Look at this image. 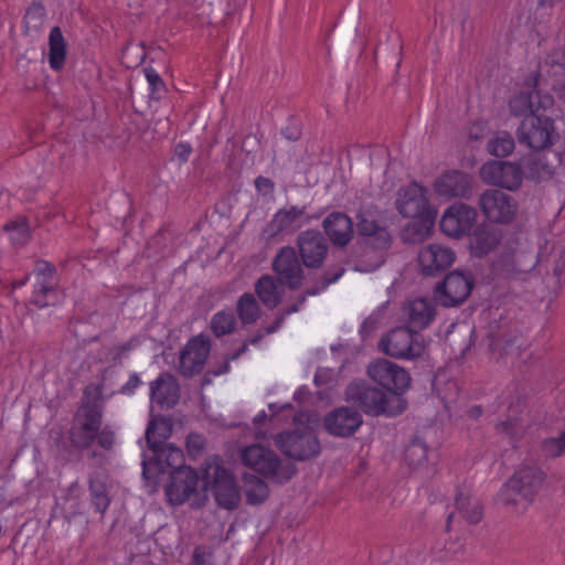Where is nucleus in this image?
<instances>
[{"label": "nucleus", "instance_id": "f257e3e1", "mask_svg": "<svg viewBox=\"0 0 565 565\" xmlns=\"http://www.w3.org/2000/svg\"><path fill=\"white\" fill-rule=\"evenodd\" d=\"M94 393V401L83 403L75 413L68 438L78 450L90 448L95 441L105 450H110L115 445V434L109 427L102 428L103 404L102 388L99 385H88L84 390V396L90 397Z\"/></svg>", "mask_w": 565, "mask_h": 565}, {"label": "nucleus", "instance_id": "f03ea898", "mask_svg": "<svg viewBox=\"0 0 565 565\" xmlns=\"http://www.w3.org/2000/svg\"><path fill=\"white\" fill-rule=\"evenodd\" d=\"M426 194L427 190L416 182L398 191L396 210L404 217L414 220L404 231V241L423 242L429 235L436 212L430 207Z\"/></svg>", "mask_w": 565, "mask_h": 565}, {"label": "nucleus", "instance_id": "7ed1b4c3", "mask_svg": "<svg viewBox=\"0 0 565 565\" xmlns=\"http://www.w3.org/2000/svg\"><path fill=\"white\" fill-rule=\"evenodd\" d=\"M345 399L371 416H396L406 409V402L401 396H387L382 388L365 381L350 383L345 388Z\"/></svg>", "mask_w": 565, "mask_h": 565}, {"label": "nucleus", "instance_id": "20e7f679", "mask_svg": "<svg viewBox=\"0 0 565 565\" xmlns=\"http://www.w3.org/2000/svg\"><path fill=\"white\" fill-rule=\"evenodd\" d=\"M546 479V473L536 465H522L503 483L497 500L504 507H515L521 501L526 505L534 501Z\"/></svg>", "mask_w": 565, "mask_h": 565}, {"label": "nucleus", "instance_id": "39448f33", "mask_svg": "<svg viewBox=\"0 0 565 565\" xmlns=\"http://www.w3.org/2000/svg\"><path fill=\"white\" fill-rule=\"evenodd\" d=\"M210 487L217 505L226 510L238 507L241 495L235 477L216 458L205 460L202 466L201 491L205 493Z\"/></svg>", "mask_w": 565, "mask_h": 565}, {"label": "nucleus", "instance_id": "423d86ee", "mask_svg": "<svg viewBox=\"0 0 565 565\" xmlns=\"http://www.w3.org/2000/svg\"><path fill=\"white\" fill-rule=\"evenodd\" d=\"M241 460L246 467L278 483L288 482L297 473L292 462H282L274 450L259 444L245 447Z\"/></svg>", "mask_w": 565, "mask_h": 565}, {"label": "nucleus", "instance_id": "0eeeda50", "mask_svg": "<svg viewBox=\"0 0 565 565\" xmlns=\"http://www.w3.org/2000/svg\"><path fill=\"white\" fill-rule=\"evenodd\" d=\"M356 233L362 244L374 250H387L392 245V235L385 224L382 211L375 204H362L356 214Z\"/></svg>", "mask_w": 565, "mask_h": 565}, {"label": "nucleus", "instance_id": "6e6552de", "mask_svg": "<svg viewBox=\"0 0 565 565\" xmlns=\"http://www.w3.org/2000/svg\"><path fill=\"white\" fill-rule=\"evenodd\" d=\"M276 446L288 458L306 461L321 452V445L310 426L297 427L279 433Z\"/></svg>", "mask_w": 565, "mask_h": 565}, {"label": "nucleus", "instance_id": "1a4fd4ad", "mask_svg": "<svg viewBox=\"0 0 565 565\" xmlns=\"http://www.w3.org/2000/svg\"><path fill=\"white\" fill-rule=\"evenodd\" d=\"M379 349L395 359L414 360L423 355L425 343L419 332L404 326L396 327L383 335Z\"/></svg>", "mask_w": 565, "mask_h": 565}, {"label": "nucleus", "instance_id": "9d476101", "mask_svg": "<svg viewBox=\"0 0 565 565\" xmlns=\"http://www.w3.org/2000/svg\"><path fill=\"white\" fill-rule=\"evenodd\" d=\"M518 141L533 150L550 148L557 140L554 120L543 111L523 118L518 130Z\"/></svg>", "mask_w": 565, "mask_h": 565}, {"label": "nucleus", "instance_id": "9b49d317", "mask_svg": "<svg viewBox=\"0 0 565 565\" xmlns=\"http://www.w3.org/2000/svg\"><path fill=\"white\" fill-rule=\"evenodd\" d=\"M553 106V96L537 88V77H529L520 92L509 100V110L515 117L545 113Z\"/></svg>", "mask_w": 565, "mask_h": 565}, {"label": "nucleus", "instance_id": "f8f14e48", "mask_svg": "<svg viewBox=\"0 0 565 565\" xmlns=\"http://www.w3.org/2000/svg\"><path fill=\"white\" fill-rule=\"evenodd\" d=\"M478 205L491 223L509 224L518 212L515 199L499 189L484 190L479 196Z\"/></svg>", "mask_w": 565, "mask_h": 565}, {"label": "nucleus", "instance_id": "ddd939ff", "mask_svg": "<svg viewBox=\"0 0 565 565\" xmlns=\"http://www.w3.org/2000/svg\"><path fill=\"white\" fill-rule=\"evenodd\" d=\"M473 286L471 275L454 270L436 285L435 297L443 307H457L468 298Z\"/></svg>", "mask_w": 565, "mask_h": 565}, {"label": "nucleus", "instance_id": "4468645a", "mask_svg": "<svg viewBox=\"0 0 565 565\" xmlns=\"http://www.w3.org/2000/svg\"><path fill=\"white\" fill-rule=\"evenodd\" d=\"M367 374L383 388L393 393L392 396H399L408 388L411 383L407 371L386 359H379L371 363L367 367Z\"/></svg>", "mask_w": 565, "mask_h": 565}, {"label": "nucleus", "instance_id": "2eb2a0df", "mask_svg": "<svg viewBox=\"0 0 565 565\" xmlns=\"http://www.w3.org/2000/svg\"><path fill=\"white\" fill-rule=\"evenodd\" d=\"M514 252V266L518 274L531 271L539 262H545L552 266L553 274L561 277L565 273V238L559 239L552 246L548 254H534L521 249Z\"/></svg>", "mask_w": 565, "mask_h": 565}, {"label": "nucleus", "instance_id": "dca6fc26", "mask_svg": "<svg viewBox=\"0 0 565 565\" xmlns=\"http://www.w3.org/2000/svg\"><path fill=\"white\" fill-rule=\"evenodd\" d=\"M536 151L522 161L527 179L540 182L552 178L558 168L565 170V151L558 152L550 148Z\"/></svg>", "mask_w": 565, "mask_h": 565}, {"label": "nucleus", "instance_id": "f3484780", "mask_svg": "<svg viewBox=\"0 0 565 565\" xmlns=\"http://www.w3.org/2000/svg\"><path fill=\"white\" fill-rule=\"evenodd\" d=\"M480 177L488 184L514 191L521 186L525 173L523 164L493 160L481 167Z\"/></svg>", "mask_w": 565, "mask_h": 565}, {"label": "nucleus", "instance_id": "a211bd4d", "mask_svg": "<svg viewBox=\"0 0 565 565\" xmlns=\"http://www.w3.org/2000/svg\"><path fill=\"white\" fill-rule=\"evenodd\" d=\"M297 248L303 266L308 269H320L328 256V239L317 230H307L297 236Z\"/></svg>", "mask_w": 565, "mask_h": 565}, {"label": "nucleus", "instance_id": "6ab92c4d", "mask_svg": "<svg viewBox=\"0 0 565 565\" xmlns=\"http://www.w3.org/2000/svg\"><path fill=\"white\" fill-rule=\"evenodd\" d=\"M201 479L191 467H179L170 471V480L164 492L168 501L173 505L184 503L192 494L199 493Z\"/></svg>", "mask_w": 565, "mask_h": 565}, {"label": "nucleus", "instance_id": "aec40b11", "mask_svg": "<svg viewBox=\"0 0 565 565\" xmlns=\"http://www.w3.org/2000/svg\"><path fill=\"white\" fill-rule=\"evenodd\" d=\"M302 262L291 246L281 247L273 259V270L280 284L291 290L300 288L303 280Z\"/></svg>", "mask_w": 565, "mask_h": 565}, {"label": "nucleus", "instance_id": "412c9836", "mask_svg": "<svg viewBox=\"0 0 565 565\" xmlns=\"http://www.w3.org/2000/svg\"><path fill=\"white\" fill-rule=\"evenodd\" d=\"M539 72L532 77L544 81L559 99L565 100V49L552 50L543 62L540 63Z\"/></svg>", "mask_w": 565, "mask_h": 565}, {"label": "nucleus", "instance_id": "4be33fe9", "mask_svg": "<svg viewBox=\"0 0 565 565\" xmlns=\"http://www.w3.org/2000/svg\"><path fill=\"white\" fill-rule=\"evenodd\" d=\"M210 341L202 335L188 341L179 359V372L184 377H192L200 373L210 354Z\"/></svg>", "mask_w": 565, "mask_h": 565}, {"label": "nucleus", "instance_id": "5701e85b", "mask_svg": "<svg viewBox=\"0 0 565 565\" xmlns=\"http://www.w3.org/2000/svg\"><path fill=\"white\" fill-rule=\"evenodd\" d=\"M152 452L153 457L151 459L142 461V475L147 480H154L167 469L172 471L179 467H185L183 465V451L171 444H166Z\"/></svg>", "mask_w": 565, "mask_h": 565}, {"label": "nucleus", "instance_id": "b1692460", "mask_svg": "<svg viewBox=\"0 0 565 565\" xmlns=\"http://www.w3.org/2000/svg\"><path fill=\"white\" fill-rule=\"evenodd\" d=\"M362 415L354 408L341 406L329 412L323 418V427L334 437L352 436L362 425Z\"/></svg>", "mask_w": 565, "mask_h": 565}, {"label": "nucleus", "instance_id": "393cba45", "mask_svg": "<svg viewBox=\"0 0 565 565\" xmlns=\"http://www.w3.org/2000/svg\"><path fill=\"white\" fill-rule=\"evenodd\" d=\"M477 210L463 203L449 206L440 220V230L449 237H460L468 233L476 220Z\"/></svg>", "mask_w": 565, "mask_h": 565}, {"label": "nucleus", "instance_id": "a878e982", "mask_svg": "<svg viewBox=\"0 0 565 565\" xmlns=\"http://www.w3.org/2000/svg\"><path fill=\"white\" fill-rule=\"evenodd\" d=\"M345 271L341 263L328 265L323 273L312 277V286L298 296L297 301L288 308L282 309L279 315L285 319L287 316L297 312L305 303L307 296H316L326 290L331 284H334Z\"/></svg>", "mask_w": 565, "mask_h": 565}, {"label": "nucleus", "instance_id": "bb28decb", "mask_svg": "<svg viewBox=\"0 0 565 565\" xmlns=\"http://www.w3.org/2000/svg\"><path fill=\"white\" fill-rule=\"evenodd\" d=\"M451 248L440 244L424 246L418 254L420 270L425 276H435L446 270L455 260Z\"/></svg>", "mask_w": 565, "mask_h": 565}, {"label": "nucleus", "instance_id": "cd10ccee", "mask_svg": "<svg viewBox=\"0 0 565 565\" xmlns=\"http://www.w3.org/2000/svg\"><path fill=\"white\" fill-rule=\"evenodd\" d=\"M435 192L445 199L465 198L472 194V182L469 174L451 170L447 171L435 180Z\"/></svg>", "mask_w": 565, "mask_h": 565}, {"label": "nucleus", "instance_id": "c85d7f7f", "mask_svg": "<svg viewBox=\"0 0 565 565\" xmlns=\"http://www.w3.org/2000/svg\"><path fill=\"white\" fill-rule=\"evenodd\" d=\"M502 232L493 224L482 223L476 227L469 237L471 255L483 257L494 250L502 241Z\"/></svg>", "mask_w": 565, "mask_h": 565}, {"label": "nucleus", "instance_id": "c756f323", "mask_svg": "<svg viewBox=\"0 0 565 565\" xmlns=\"http://www.w3.org/2000/svg\"><path fill=\"white\" fill-rule=\"evenodd\" d=\"M150 397L160 408L174 407L180 399V385L177 379L168 373L161 374L150 383Z\"/></svg>", "mask_w": 565, "mask_h": 565}, {"label": "nucleus", "instance_id": "7c9ffc66", "mask_svg": "<svg viewBox=\"0 0 565 565\" xmlns=\"http://www.w3.org/2000/svg\"><path fill=\"white\" fill-rule=\"evenodd\" d=\"M323 230L333 245L344 247L353 237V222L341 212H332L322 222Z\"/></svg>", "mask_w": 565, "mask_h": 565}, {"label": "nucleus", "instance_id": "2f4dec72", "mask_svg": "<svg viewBox=\"0 0 565 565\" xmlns=\"http://www.w3.org/2000/svg\"><path fill=\"white\" fill-rule=\"evenodd\" d=\"M404 313L406 316V327L419 332L434 320L435 307L429 300L417 298L408 301L404 308Z\"/></svg>", "mask_w": 565, "mask_h": 565}, {"label": "nucleus", "instance_id": "473e14b6", "mask_svg": "<svg viewBox=\"0 0 565 565\" xmlns=\"http://www.w3.org/2000/svg\"><path fill=\"white\" fill-rule=\"evenodd\" d=\"M306 206L292 205L288 209H280L276 212L273 220L267 225V232L275 236L282 232H294L300 224L297 221L305 214Z\"/></svg>", "mask_w": 565, "mask_h": 565}, {"label": "nucleus", "instance_id": "72a5a7b5", "mask_svg": "<svg viewBox=\"0 0 565 565\" xmlns=\"http://www.w3.org/2000/svg\"><path fill=\"white\" fill-rule=\"evenodd\" d=\"M172 423L169 418L159 416L152 418L146 430L147 445L152 451H157L161 446L166 445L167 439L172 433Z\"/></svg>", "mask_w": 565, "mask_h": 565}, {"label": "nucleus", "instance_id": "f704fd0d", "mask_svg": "<svg viewBox=\"0 0 565 565\" xmlns=\"http://www.w3.org/2000/svg\"><path fill=\"white\" fill-rule=\"evenodd\" d=\"M88 490L90 503L94 507L95 511L104 515V513L106 512L110 504L111 499L108 493V487L104 480V477L100 473L95 472L89 475Z\"/></svg>", "mask_w": 565, "mask_h": 565}, {"label": "nucleus", "instance_id": "c9c22d12", "mask_svg": "<svg viewBox=\"0 0 565 565\" xmlns=\"http://www.w3.org/2000/svg\"><path fill=\"white\" fill-rule=\"evenodd\" d=\"M60 301L57 284L54 279L39 280L34 286L30 302L38 308L54 306Z\"/></svg>", "mask_w": 565, "mask_h": 565}, {"label": "nucleus", "instance_id": "e433bc0d", "mask_svg": "<svg viewBox=\"0 0 565 565\" xmlns=\"http://www.w3.org/2000/svg\"><path fill=\"white\" fill-rule=\"evenodd\" d=\"M66 60V43L58 26L52 28L49 35V63L52 70L63 68Z\"/></svg>", "mask_w": 565, "mask_h": 565}, {"label": "nucleus", "instance_id": "4c0bfd02", "mask_svg": "<svg viewBox=\"0 0 565 565\" xmlns=\"http://www.w3.org/2000/svg\"><path fill=\"white\" fill-rule=\"evenodd\" d=\"M255 291L268 309L276 308L280 302V295L277 290V282L270 275H263L255 284Z\"/></svg>", "mask_w": 565, "mask_h": 565}, {"label": "nucleus", "instance_id": "58836bf2", "mask_svg": "<svg viewBox=\"0 0 565 565\" xmlns=\"http://www.w3.org/2000/svg\"><path fill=\"white\" fill-rule=\"evenodd\" d=\"M455 505L460 515L470 524H477L481 521L483 509L477 499H472L463 492H458Z\"/></svg>", "mask_w": 565, "mask_h": 565}, {"label": "nucleus", "instance_id": "ea45409f", "mask_svg": "<svg viewBox=\"0 0 565 565\" xmlns=\"http://www.w3.org/2000/svg\"><path fill=\"white\" fill-rule=\"evenodd\" d=\"M429 447L425 440L415 436L404 450V460L412 469L420 468L428 461Z\"/></svg>", "mask_w": 565, "mask_h": 565}, {"label": "nucleus", "instance_id": "a19ab883", "mask_svg": "<svg viewBox=\"0 0 565 565\" xmlns=\"http://www.w3.org/2000/svg\"><path fill=\"white\" fill-rule=\"evenodd\" d=\"M244 486L246 502L248 504H260L267 500L269 495L268 484L255 475H244Z\"/></svg>", "mask_w": 565, "mask_h": 565}, {"label": "nucleus", "instance_id": "79ce46f5", "mask_svg": "<svg viewBox=\"0 0 565 565\" xmlns=\"http://www.w3.org/2000/svg\"><path fill=\"white\" fill-rule=\"evenodd\" d=\"M236 311L243 324H253L259 318L260 307L253 294L245 292L237 301Z\"/></svg>", "mask_w": 565, "mask_h": 565}, {"label": "nucleus", "instance_id": "37998d69", "mask_svg": "<svg viewBox=\"0 0 565 565\" xmlns=\"http://www.w3.org/2000/svg\"><path fill=\"white\" fill-rule=\"evenodd\" d=\"M515 141L507 131L497 132L487 143L488 152L497 158H504L513 152Z\"/></svg>", "mask_w": 565, "mask_h": 565}, {"label": "nucleus", "instance_id": "c03bdc74", "mask_svg": "<svg viewBox=\"0 0 565 565\" xmlns=\"http://www.w3.org/2000/svg\"><path fill=\"white\" fill-rule=\"evenodd\" d=\"M236 319L231 310H222L216 312L211 320L212 333L220 338L234 331Z\"/></svg>", "mask_w": 565, "mask_h": 565}, {"label": "nucleus", "instance_id": "a18cd8bd", "mask_svg": "<svg viewBox=\"0 0 565 565\" xmlns=\"http://www.w3.org/2000/svg\"><path fill=\"white\" fill-rule=\"evenodd\" d=\"M45 8L41 2L31 3L23 17V33L29 34L32 30H39L45 19Z\"/></svg>", "mask_w": 565, "mask_h": 565}, {"label": "nucleus", "instance_id": "49530a36", "mask_svg": "<svg viewBox=\"0 0 565 565\" xmlns=\"http://www.w3.org/2000/svg\"><path fill=\"white\" fill-rule=\"evenodd\" d=\"M54 445L55 457L63 463L78 459L79 454L83 452V450H78V448L74 446L73 441L70 439L68 441L65 440L62 433H57V436L54 438Z\"/></svg>", "mask_w": 565, "mask_h": 565}, {"label": "nucleus", "instance_id": "de8ad7c7", "mask_svg": "<svg viewBox=\"0 0 565 565\" xmlns=\"http://www.w3.org/2000/svg\"><path fill=\"white\" fill-rule=\"evenodd\" d=\"M493 273L502 278H511L516 273V267L514 266V252L513 250H504L492 264Z\"/></svg>", "mask_w": 565, "mask_h": 565}, {"label": "nucleus", "instance_id": "09e8293b", "mask_svg": "<svg viewBox=\"0 0 565 565\" xmlns=\"http://www.w3.org/2000/svg\"><path fill=\"white\" fill-rule=\"evenodd\" d=\"M3 231L9 233L10 239L14 244L23 245L30 238L29 225L24 217L7 222L3 225Z\"/></svg>", "mask_w": 565, "mask_h": 565}, {"label": "nucleus", "instance_id": "8fccbe9b", "mask_svg": "<svg viewBox=\"0 0 565 565\" xmlns=\"http://www.w3.org/2000/svg\"><path fill=\"white\" fill-rule=\"evenodd\" d=\"M541 451L546 458L559 457L565 451V430L558 437L545 438L541 443Z\"/></svg>", "mask_w": 565, "mask_h": 565}, {"label": "nucleus", "instance_id": "3c124183", "mask_svg": "<svg viewBox=\"0 0 565 565\" xmlns=\"http://www.w3.org/2000/svg\"><path fill=\"white\" fill-rule=\"evenodd\" d=\"M145 73L150 86L151 98L159 100L162 97V94L167 92L164 82L153 68H146Z\"/></svg>", "mask_w": 565, "mask_h": 565}, {"label": "nucleus", "instance_id": "603ef678", "mask_svg": "<svg viewBox=\"0 0 565 565\" xmlns=\"http://www.w3.org/2000/svg\"><path fill=\"white\" fill-rule=\"evenodd\" d=\"M497 430L500 434L509 435L511 438L520 437L523 434L524 425L518 417H509L497 424Z\"/></svg>", "mask_w": 565, "mask_h": 565}, {"label": "nucleus", "instance_id": "864d4df0", "mask_svg": "<svg viewBox=\"0 0 565 565\" xmlns=\"http://www.w3.org/2000/svg\"><path fill=\"white\" fill-rule=\"evenodd\" d=\"M561 1L562 0H537L533 12L534 19L539 20L540 23L550 20L554 6Z\"/></svg>", "mask_w": 565, "mask_h": 565}, {"label": "nucleus", "instance_id": "5fc2aeb1", "mask_svg": "<svg viewBox=\"0 0 565 565\" xmlns=\"http://www.w3.org/2000/svg\"><path fill=\"white\" fill-rule=\"evenodd\" d=\"M55 273L56 268L53 264L42 259L35 263L34 274L39 280L54 279Z\"/></svg>", "mask_w": 565, "mask_h": 565}, {"label": "nucleus", "instance_id": "6e6d98bb", "mask_svg": "<svg viewBox=\"0 0 565 565\" xmlns=\"http://www.w3.org/2000/svg\"><path fill=\"white\" fill-rule=\"evenodd\" d=\"M141 384V380L137 373H132L129 380L120 387L119 393L122 395H131Z\"/></svg>", "mask_w": 565, "mask_h": 565}, {"label": "nucleus", "instance_id": "4d7b16f0", "mask_svg": "<svg viewBox=\"0 0 565 565\" xmlns=\"http://www.w3.org/2000/svg\"><path fill=\"white\" fill-rule=\"evenodd\" d=\"M255 188L266 195L274 191L275 183L271 179L259 175L255 179Z\"/></svg>", "mask_w": 565, "mask_h": 565}, {"label": "nucleus", "instance_id": "13d9d810", "mask_svg": "<svg viewBox=\"0 0 565 565\" xmlns=\"http://www.w3.org/2000/svg\"><path fill=\"white\" fill-rule=\"evenodd\" d=\"M192 153V147L189 142L180 141L174 147V154L181 162H186Z\"/></svg>", "mask_w": 565, "mask_h": 565}, {"label": "nucleus", "instance_id": "bf43d9fd", "mask_svg": "<svg viewBox=\"0 0 565 565\" xmlns=\"http://www.w3.org/2000/svg\"><path fill=\"white\" fill-rule=\"evenodd\" d=\"M204 438L199 434H190L186 439L189 451L200 452L204 448Z\"/></svg>", "mask_w": 565, "mask_h": 565}, {"label": "nucleus", "instance_id": "052dcab7", "mask_svg": "<svg viewBox=\"0 0 565 565\" xmlns=\"http://www.w3.org/2000/svg\"><path fill=\"white\" fill-rule=\"evenodd\" d=\"M376 329V319L367 317L363 320L360 327V334L362 339L369 338Z\"/></svg>", "mask_w": 565, "mask_h": 565}, {"label": "nucleus", "instance_id": "680f3d73", "mask_svg": "<svg viewBox=\"0 0 565 565\" xmlns=\"http://www.w3.org/2000/svg\"><path fill=\"white\" fill-rule=\"evenodd\" d=\"M282 136L290 140L296 141L301 137V130L296 124H289L281 130Z\"/></svg>", "mask_w": 565, "mask_h": 565}, {"label": "nucleus", "instance_id": "e2e57ef3", "mask_svg": "<svg viewBox=\"0 0 565 565\" xmlns=\"http://www.w3.org/2000/svg\"><path fill=\"white\" fill-rule=\"evenodd\" d=\"M205 556H206V554H205V551L203 547H201V546L195 547L193 555H192V561L189 565H205L206 564Z\"/></svg>", "mask_w": 565, "mask_h": 565}, {"label": "nucleus", "instance_id": "0e129e2a", "mask_svg": "<svg viewBox=\"0 0 565 565\" xmlns=\"http://www.w3.org/2000/svg\"><path fill=\"white\" fill-rule=\"evenodd\" d=\"M285 319L279 313L275 318L274 322L265 328V334H271L276 332L284 323Z\"/></svg>", "mask_w": 565, "mask_h": 565}, {"label": "nucleus", "instance_id": "69168bd1", "mask_svg": "<svg viewBox=\"0 0 565 565\" xmlns=\"http://www.w3.org/2000/svg\"><path fill=\"white\" fill-rule=\"evenodd\" d=\"M248 350V342H243L242 345L233 352L231 355L227 356L230 361L237 360L239 356H242L246 351Z\"/></svg>", "mask_w": 565, "mask_h": 565}, {"label": "nucleus", "instance_id": "338daca9", "mask_svg": "<svg viewBox=\"0 0 565 565\" xmlns=\"http://www.w3.org/2000/svg\"><path fill=\"white\" fill-rule=\"evenodd\" d=\"M230 362L231 361L226 358V360L217 370L210 371L209 373H212L215 376L227 373L230 371Z\"/></svg>", "mask_w": 565, "mask_h": 565}, {"label": "nucleus", "instance_id": "774afa93", "mask_svg": "<svg viewBox=\"0 0 565 565\" xmlns=\"http://www.w3.org/2000/svg\"><path fill=\"white\" fill-rule=\"evenodd\" d=\"M264 338V333L262 331H257L255 335H253L252 338L245 340V342H248V345L249 344H257L262 341V339Z\"/></svg>", "mask_w": 565, "mask_h": 565}]
</instances>
